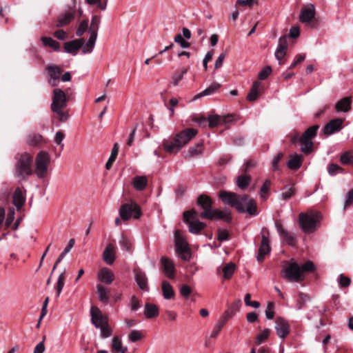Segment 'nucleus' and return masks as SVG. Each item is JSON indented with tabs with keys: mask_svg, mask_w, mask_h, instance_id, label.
Instances as JSON below:
<instances>
[{
	"mask_svg": "<svg viewBox=\"0 0 353 353\" xmlns=\"http://www.w3.org/2000/svg\"><path fill=\"white\" fill-rule=\"evenodd\" d=\"M275 227L279 233L280 237L283 241L290 246H294L296 243V238L294 235L285 230L279 221L275 222Z\"/></svg>",
	"mask_w": 353,
	"mask_h": 353,
	"instance_id": "4468645a",
	"label": "nucleus"
},
{
	"mask_svg": "<svg viewBox=\"0 0 353 353\" xmlns=\"http://www.w3.org/2000/svg\"><path fill=\"white\" fill-rule=\"evenodd\" d=\"M227 320H225L224 318L221 316L219 319L217 321L216 323L214 326L213 330L210 334L211 338H215L216 337L219 332H221L223 327L225 325V324L227 323Z\"/></svg>",
	"mask_w": 353,
	"mask_h": 353,
	"instance_id": "58836bf2",
	"label": "nucleus"
},
{
	"mask_svg": "<svg viewBox=\"0 0 353 353\" xmlns=\"http://www.w3.org/2000/svg\"><path fill=\"white\" fill-rule=\"evenodd\" d=\"M116 248L112 243H108L103 252V259L108 265H112L114 262Z\"/></svg>",
	"mask_w": 353,
	"mask_h": 353,
	"instance_id": "4be33fe9",
	"label": "nucleus"
},
{
	"mask_svg": "<svg viewBox=\"0 0 353 353\" xmlns=\"http://www.w3.org/2000/svg\"><path fill=\"white\" fill-rule=\"evenodd\" d=\"M197 132V130L194 128H186L174 137L164 139L162 143L163 148L168 153H177Z\"/></svg>",
	"mask_w": 353,
	"mask_h": 353,
	"instance_id": "f03ea898",
	"label": "nucleus"
},
{
	"mask_svg": "<svg viewBox=\"0 0 353 353\" xmlns=\"http://www.w3.org/2000/svg\"><path fill=\"white\" fill-rule=\"evenodd\" d=\"M148 185V179L145 176H136L132 179V185L137 191H143Z\"/></svg>",
	"mask_w": 353,
	"mask_h": 353,
	"instance_id": "c85d7f7f",
	"label": "nucleus"
},
{
	"mask_svg": "<svg viewBox=\"0 0 353 353\" xmlns=\"http://www.w3.org/2000/svg\"><path fill=\"white\" fill-rule=\"evenodd\" d=\"M201 219L210 220H223L226 223L232 221V216L228 209L220 210L219 209H212L210 212H201L199 214Z\"/></svg>",
	"mask_w": 353,
	"mask_h": 353,
	"instance_id": "9b49d317",
	"label": "nucleus"
},
{
	"mask_svg": "<svg viewBox=\"0 0 353 353\" xmlns=\"http://www.w3.org/2000/svg\"><path fill=\"white\" fill-rule=\"evenodd\" d=\"M161 291L163 296L166 300L174 299L175 293L172 285L165 280L161 282Z\"/></svg>",
	"mask_w": 353,
	"mask_h": 353,
	"instance_id": "bb28decb",
	"label": "nucleus"
},
{
	"mask_svg": "<svg viewBox=\"0 0 353 353\" xmlns=\"http://www.w3.org/2000/svg\"><path fill=\"white\" fill-rule=\"evenodd\" d=\"M50 77L49 83L52 86H56L57 82L59 80L60 76L63 72L62 69L56 65H50L46 68Z\"/></svg>",
	"mask_w": 353,
	"mask_h": 353,
	"instance_id": "dca6fc26",
	"label": "nucleus"
},
{
	"mask_svg": "<svg viewBox=\"0 0 353 353\" xmlns=\"http://www.w3.org/2000/svg\"><path fill=\"white\" fill-rule=\"evenodd\" d=\"M142 337V333L137 330L131 331L130 333L128 334L129 341L133 343L139 341Z\"/></svg>",
	"mask_w": 353,
	"mask_h": 353,
	"instance_id": "864d4df0",
	"label": "nucleus"
},
{
	"mask_svg": "<svg viewBox=\"0 0 353 353\" xmlns=\"http://www.w3.org/2000/svg\"><path fill=\"white\" fill-rule=\"evenodd\" d=\"M288 35H284L280 37L279 39V44L277 48L287 50L288 46Z\"/></svg>",
	"mask_w": 353,
	"mask_h": 353,
	"instance_id": "69168bd1",
	"label": "nucleus"
},
{
	"mask_svg": "<svg viewBox=\"0 0 353 353\" xmlns=\"http://www.w3.org/2000/svg\"><path fill=\"white\" fill-rule=\"evenodd\" d=\"M88 28V20H83L79 27L77 29L76 34L77 37H81L84 32L87 31Z\"/></svg>",
	"mask_w": 353,
	"mask_h": 353,
	"instance_id": "3c124183",
	"label": "nucleus"
},
{
	"mask_svg": "<svg viewBox=\"0 0 353 353\" xmlns=\"http://www.w3.org/2000/svg\"><path fill=\"white\" fill-rule=\"evenodd\" d=\"M242 302L241 299L234 301L228 306V308L223 312L221 316L228 321V319L234 316L236 313L239 311Z\"/></svg>",
	"mask_w": 353,
	"mask_h": 353,
	"instance_id": "412c9836",
	"label": "nucleus"
},
{
	"mask_svg": "<svg viewBox=\"0 0 353 353\" xmlns=\"http://www.w3.org/2000/svg\"><path fill=\"white\" fill-rule=\"evenodd\" d=\"M174 41L177 43H179L181 47L182 48H188L190 46V43L188 41H186L183 38V36L180 34H176L174 37Z\"/></svg>",
	"mask_w": 353,
	"mask_h": 353,
	"instance_id": "052dcab7",
	"label": "nucleus"
},
{
	"mask_svg": "<svg viewBox=\"0 0 353 353\" xmlns=\"http://www.w3.org/2000/svg\"><path fill=\"white\" fill-rule=\"evenodd\" d=\"M41 40L43 43V45L44 46H50L51 47L54 51H59L60 50V44L57 41L54 40L51 37H42L41 38Z\"/></svg>",
	"mask_w": 353,
	"mask_h": 353,
	"instance_id": "4c0bfd02",
	"label": "nucleus"
},
{
	"mask_svg": "<svg viewBox=\"0 0 353 353\" xmlns=\"http://www.w3.org/2000/svg\"><path fill=\"white\" fill-rule=\"evenodd\" d=\"M197 216V212L194 210L183 212V221L189 223V231L193 234H198L205 227V224L198 220H194Z\"/></svg>",
	"mask_w": 353,
	"mask_h": 353,
	"instance_id": "1a4fd4ad",
	"label": "nucleus"
},
{
	"mask_svg": "<svg viewBox=\"0 0 353 353\" xmlns=\"http://www.w3.org/2000/svg\"><path fill=\"white\" fill-rule=\"evenodd\" d=\"M128 347L122 344L121 340L118 336H114L112 340L111 351L112 353H125Z\"/></svg>",
	"mask_w": 353,
	"mask_h": 353,
	"instance_id": "c756f323",
	"label": "nucleus"
},
{
	"mask_svg": "<svg viewBox=\"0 0 353 353\" xmlns=\"http://www.w3.org/2000/svg\"><path fill=\"white\" fill-rule=\"evenodd\" d=\"M196 203L203 210V212H210L212 209L213 201L206 195H200L197 199Z\"/></svg>",
	"mask_w": 353,
	"mask_h": 353,
	"instance_id": "a878e982",
	"label": "nucleus"
},
{
	"mask_svg": "<svg viewBox=\"0 0 353 353\" xmlns=\"http://www.w3.org/2000/svg\"><path fill=\"white\" fill-rule=\"evenodd\" d=\"M314 270L315 266H286L281 271V274L289 281L298 282L304 279L306 273Z\"/></svg>",
	"mask_w": 353,
	"mask_h": 353,
	"instance_id": "39448f33",
	"label": "nucleus"
},
{
	"mask_svg": "<svg viewBox=\"0 0 353 353\" xmlns=\"http://www.w3.org/2000/svg\"><path fill=\"white\" fill-rule=\"evenodd\" d=\"M270 335V330L265 329L261 333L257 335L256 342L257 345L262 343Z\"/></svg>",
	"mask_w": 353,
	"mask_h": 353,
	"instance_id": "e2e57ef3",
	"label": "nucleus"
},
{
	"mask_svg": "<svg viewBox=\"0 0 353 353\" xmlns=\"http://www.w3.org/2000/svg\"><path fill=\"white\" fill-rule=\"evenodd\" d=\"M315 16V8L313 4H308L301 9L299 19L302 23H308L312 21Z\"/></svg>",
	"mask_w": 353,
	"mask_h": 353,
	"instance_id": "f3484780",
	"label": "nucleus"
},
{
	"mask_svg": "<svg viewBox=\"0 0 353 353\" xmlns=\"http://www.w3.org/2000/svg\"><path fill=\"white\" fill-rule=\"evenodd\" d=\"M352 100L350 97H345L339 101L335 105L337 112H348L351 108Z\"/></svg>",
	"mask_w": 353,
	"mask_h": 353,
	"instance_id": "7c9ffc66",
	"label": "nucleus"
},
{
	"mask_svg": "<svg viewBox=\"0 0 353 353\" xmlns=\"http://www.w3.org/2000/svg\"><path fill=\"white\" fill-rule=\"evenodd\" d=\"M272 68L270 66L267 65L262 69V70L259 73L258 78L259 80H265L268 78V77L271 74Z\"/></svg>",
	"mask_w": 353,
	"mask_h": 353,
	"instance_id": "bf43d9fd",
	"label": "nucleus"
},
{
	"mask_svg": "<svg viewBox=\"0 0 353 353\" xmlns=\"http://www.w3.org/2000/svg\"><path fill=\"white\" fill-rule=\"evenodd\" d=\"M69 97L65 92L60 88H54L52 91V103L50 105L52 112H58L67 106Z\"/></svg>",
	"mask_w": 353,
	"mask_h": 353,
	"instance_id": "9d476101",
	"label": "nucleus"
},
{
	"mask_svg": "<svg viewBox=\"0 0 353 353\" xmlns=\"http://www.w3.org/2000/svg\"><path fill=\"white\" fill-rule=\"evenodd\" d=\"M134 272L135 274V281L140 290L145 292H148L149 287L148 285V278L145 274L137 269H135Z\"/></svg>",
	"mask_w": 353,
	"mask_h": 353,
	"instance_id": "5701e85b",
	"label": "nucleus"
},
{
	"mask_svg": "<svg viewBox=\"0 0 353 353\" xmlns=\"http://www.w3.org/2000/svg\"><path fill=\"white\" fill-rule=\"evenodd\" d=\"M261 83L258 81H254L247 96V100L249 101H254L257 99L259 96V88Z\"/></svg>",
	"mask_w": 353,
	"mask_h": 353,
	"instance_id": "e433bc0d",
	"label": "nucleus"
},
{
	"mask_svg": "<svg viewBox=\"0 0 353 353\" xmlns=\"http://www.w3.org/2000/svg\"><path fill=\"white\" fill-rule=\"evenodd\" d=\"M119 244L123 251H131L132 248V243L130 239L125 235H122L119 239Z\"/></svg>",
	"mask_w": 353,
	"mask_h": 353,
	"instance_id": "a19ab883",
	"label": "nucleus"
},
{
	"mask_svg": "<svg viewBox=\"0 0 353 353\" xmlns=\"http://www.w3.org/2000/svg\"><path fill=\"white\" fill-rule=\"evenodd\" d=\"M221 87V84L216 82H213L210 85L209 87H208L206 89H205L203 91L199 92V94H196L194 98L193 101L197 100L203 97L208 96L213 94L216 92V90H218Z\"/></svg>",
	"mask_w": 353,
	"mask_h": 353,
	"instance_id": "cd10ccee",
	"label": "nucleus"
},
{
	"mask_svg": "<svg viewBox=\"0 0 353 353\" xmlns=\"http://www.w3.org/2000/svg\"><path fill=\"white\" fill-rule=\"evenodd\" d=\"M97 292L99 296V300L103 303H108L110 300V290L101 285H97Z\"/></svg>",
	"mask_w": 353,
	"mask_h": 353,
	"instance_id": "c9c22d12",
	"label": "nucleus"
},
{
	"mask_svg": "<svg viewBox=\"0 0 353 353\" xmlns=\"http://www.w3.org/2000/svg\"><path fill=\"white\" fill-rule=\"evenodd\" d=\"M65 276L63 272L61 273L58 277L57 283L55 286V290L57 291V297H59L61 291L65 285Z\"/></svg>",
	"mask_w": 353,
	"mask_h": 353,
	"instance_id": "a18cd8bd",
	"label": "nucleus"
},
{
	"mask_svg": "<svg viewBox=\"0 0 353 353\" xmlns=\"http://www.w3.org/2000/svg\"><path fill=\"white\" fill-rule=\"evenodd\" d=\"M287 166L292 170L299 169L301 166V157L296 153L291 154L290 160L287 162Z\"/></svg>",
	"mask_w": 353,
	"mask_h": 353,
	"instance_id": "2f4dec72",
	"label": "nucleus"
},
{
	"mask_svg": "<svg viewBox=\"0 0 353 353\" xmlns=\"http://www.w3.org/2000/svg\"><path fill=\"white\" fill-rule=\"evenodd\" d=\"M14 160L15 174L17 177L26 179L32 174L33 158L30 153L27 152H19L16 154Z\"/></svg>",
	"mask_w": 353,
	"mask_h": 353,
	"instance_id": "7ed1b4c3",
	"label": "nucleus"
},
{
	"mask_svg": "<svg viewBox=\"0 0 353 353\" xmlns=\"http://www.w3.org/2000/svg\"><path fill=\"white\" fill-rule=\"evenodd\" d=\"M203 150V144L201 143H199L196 144L194 146L190 147L188 150V155L190 157H194L195 155H199L201 154Z\"/></svg>",
	"mask_w": 353,
	"mask_h": 353,
	"instance_id": "de8ad7c7",
	"label": "nucleus"
},
{
	"mask_svg": "<svg viewBox=\"0 0 353 353\" xmlns=\"http://www.w3.org/2000/svg\"><path fill=\"white\" fill-rule=\"evenodd\" d=\"M144 314L148 319L154 318L159 314V308L154 304L147 303L144 307Z\"/></svg>",
	"mask_w": 353,
	"mask_h": 353,
	"instance_id": "f704fd0d",
	"label": "nucleus"
},
{
	"mask_svg": "<svg viewBox=\"0 0 353 353\" xmlns=\"http://www.w3.org/2000/svg\"><path fill=\"white\" fill-rule=\"evenodd\" d=\"M101 331V336L102 338H108L110 337L112 334V330L108 324V322L105 324H103L101 327H99Z\"/></svg>",
	"mask_w": 353,
	"mask_h": 353,
	"instance_id": "09e8293b",
	"label": "nucleus"
},
{
	"mask_svg": "<svg viewBox=\"0 0 353 353\" xmlns=\"http://www.w3.org/2000/svg\"><path fill=\"white\" fill-rule=\"evenodd\" d=\"M180 294L185 299H188L192 293V289L186 284H183L179 289Z\"/></svg>",
	"mask_w": 353,
	"mask_h": 353,
	"instance_id": "680f3d73",
	"label": "nucleus"
},
{
	"mask_svg": "<svg viewBox=\"0 0 353 353\" xmlns=\"http://www.w3.org/2000/svg\"><path fill=\"white\" fill-rule=\"evenodd\" d=\"M25 197L23 195L22 191L19 188H17L13 194V204L17 210L21 208L25 203Z\"/></svg>",
	"mask_w": 353,
	"mask_h": 353,
	"instance_id": "72a5a7b5",
	"label": "nucleus"
},
{
	"mask_svg": "<svg viewBox=\"0 0 353 353\" xmlns=\"http://www.w3.org/2000/svg\"><path fill=\"white\" fill-rule=\"evenodd\" d=\"M274 305L273 303L269 302L265 310V316L268 319H272L274 316Z\"/></svg>",
	"mask_w": 353,
	"mask_h": 353,
	"instance_id": "0e129e2a",
	"label": "nucleus"
},
{
	"mask_svg": "<svg viewBox=\"0 0 353 353\" xmlns=\"http://www.w3.org/2000/svg\"><path fill=\"white\" fill-rule=\"evenodd\" d=\"M162 272L168 279H174L176 273L175 266H163Z\"/></svg>",
	"mask_w": 353,
	"mask_h": 353,
	"instance_id": "8fccbe9b",
	"label": "nucleus"
},
{
	"mask_svg": "<svg viewBox=\"0 0 353 353\" xmlns=\"http://www.w3.org/2000/svg\"><path fill=\"white\" fill-rule=\"evenodd\" d=\"M90 314L92 323L97 328L108 322V318L103 316L101 310L97 307H91Z\"/></svg>",
	"mask_w": 353,
	"mask_h": 353,
	"instance_id": "ddd939ff",
	"label": "nucleus"
},
{
	"mask_svg": "<svg viewBox=\"0 0 353 353\" xmlns=\"http://www.w3.org/2000/svg\"><path fill=\"white\" fill-rule=\"evenodd\" d=\"M188 72V69L183 68L180 72L175 73L172 77V83L177 85L179 82L183 79V75Z\"/></svg>",
	"mask_w": 353,
	"mask_h": 353,
	"instance_id": "603ef678",
	"label": "nucleus"
},
{
	"mask_svg": "<svg viewBox=\"0 0 353 353\" xmlns=\"http://www.w3.org/2000/svg\"><path fill=\"white\" fill-rule=\"evenodd\" d=\"M219 197L228 205L234 208L239 213L247 212L250 216L257 214V205L256 201L248 194H238L235 192L221 190Z\"/></svg>",
	"mask_w": 353,
	"mask_h": 353,
	"instance_id": "f257e3e1",
	"label": "nucleus"
},
{
	"mask_svg": "<svg viewBox=\"0 0 353 353\" xmlns=\"http://www.w3.org/2000/svg\"><path fill=\"white\" fill-rule=\"evenodd\" d=\"M50 163V154L46 151L39 152L35 158L34 172L39 179H43L48 173Z\"/></svg>",
	"mask_w": 353,
	"mask_h": 353,
	"instance_id": "0eeeda50",
	"label": "nucleus"
},
{
	"mask_svg": "<svg viewBox=\"0 0 353 353\" xmlns=\"http://www.w3.org/2000/svg\"><path fill=\"white\" fill-rule=\"evenodd\" d=\"M99 24H100V17L97 15H93L92 17L91 24L89 28V31L95 30V31L98 32V30L99 28Z\"/></svg>",
	"mask_w": 353,
	"mask_h": 353,
	"instance_id": "5fc2aeb1",
	"label": "nucleus"
},
{
	"mask_svg": "<svg viewBox=\"0 0 353 353\" xmlns=\"http://www.w3.org/2000/svg\"><path fill=\"white\" fill-rule=\"evenodd\" d=\"M174 245L176 256L183 261H188L191 257V251L184 236L179 230L174 233Z\"/></svg>",
	"mask_w": 353,
	"mask_h": 353,
	"instance_id": "423d86ee",
	"label": "nucleus"
},
{
	"mask_svg": "<svg viewBox=\"0 0 353 353\" xmlns=\"http://www.w3.org/2000/svg\"><path fill=\"white\" fill-rule=\"evenodd\" d=\"M251 177L250 175H240L237 177L236 185L240 189L244 190L249 185Z\"/></svg>",
	"mask_w": 353,
	"mask_h": 353,
	"instance_id": "ea45409f",
	"label": "nucleus"
},
{
	"mask_svg": "<svg viewBox=\"0 0 353 353\" xmlns=\"http://www.w3.org/2000/svg\"><path fill=\"white\" fill-rule=\"evenodd\" d=\"M222 117L215 114V115H210L208 117V126L210 128H213L218 125L221 123Z\"/></svg>",
	"mask_w": 353,
	"mask_h": 353,
	"instance_id": "49530a36",
	"label": "nucleus"
},
{
	"mask_svg": "<svg viewBox=\"0 0 353 353\" xmlns=\"http://www.w3.org/2000/svg\"><path fill=\"white\" fill-rule=\"evenodd\" d=\"M141 214L142 212L139 205L133 201L121 205L119 209V215L124 221H127L131 218L138 219Z\"/></svg>",
	"mask_w": 353,
	"mask_h": 353,
	"instance_id": "6e6552de",
	"label": "nucleus"
},
{
	"mask_svg": "<svg viewBox=\"0 0 353 353\" xmlns=\"http://www.w3.org/2000/svg\"><path fill=\"white\" fill-rule=\"evenodd\" d=\"M308 300H309V297L307 295H306L303 293H300L299 300L297 301L296 309L301 310L304 307L305 303Z\"/></svg>",
	"mask_w": 353,
	"mask_h": 353,
	"instance_id": "13d9d810",
	"label": "nucleus"
},
{
	"mask_svg": "<svg viewBox=\"0 0 353 353\" xmlns=\"http://www.w3.org/2000/svg\"><path fill=\"white\" fill-rule=\"evenodd\" d=\"M343 171V168L339 165L331 163L327 166V172L331 176H334Z\"/></svg>",
	"mask_w": 353,
	"mask_h": 353,
	"instance_id": "4d7b16f0",
	"label": "nucleus"
},
{
	"mask_svg": "<svg viewBox=\"0 0 353 353\" xmlns=\"http://www.w3.org/2000/svg\"><path fill=\"white\" fill-rule=\"evenodd\" d=\"M275 329L277 335L281 339L285 338L290 333V325L288 322L283 318H277L275 321Z\"/></svg>",
	"mask_w": 353,
	"mask_h": 353,
	"instance_id": "2eb2a0df",
	"label": "nucleus"
},
{
	"mask_svg": "<svg viewBox=\"0 0 353 353\" xmlns=\"http://www.w3.org/2000/svg\"><path fill=\"white\" fill-rule=\"evenodd\" d=\"M319 128V126L318 125H314L310 127L302 134L301 137H303V139H309L312 141V139L316 137Z\"/></svg>",
	"mask_w": 353,
	"mask_h": 353,
	"instance_id": "37998d69",
	"label": "nucleus"
},
{
	"mask_svg": "<svg viewBox=\"0 0 353 353\" xmlns=\"http://www.w3.org/2000/svg\"><path fill=\"white\" fill-rule=\"evenodd\" d=\"M268 234V230L266 228H263L261 230V242L256 256L259 263L262 262L263 261L265 255L268 254L270 252Z\"/></svg>",
	"mask_w": 353,
	"mask_h": 353,
	"instance_id": "f8f14e48",
	"label": "nucleus"
},
{
	"mask_svg": "<svg viewBox=\"0 0 353 353\" xmlns=\"http://www.w3.org/2000/svg\"><path fill=\"white\" fill-rule=\"evenodd\" d=\"M352 203H353V189L350 190L346 195V199H345V204H344V209L347 208Z\"/></svg>",
	"mask_w": 353,
	"mask_h": 353,
	"instance_id": "774afa93",
	"label": "nucleus"
},
{
	"mask_svg": "<svg viewBox=\"0 0 353 353\" xmlns=\"http://www.w3.org/2000/svg\"><path fill=\"white\" fill-rule=\"evenodd\" d=\"M98 279L107 285L111 284L114 280L113 272L108 268H103L98 272Z\"/></svg>",
	"mask_w": 353,
	"mask_h": 353,
	"instance_id": "aec40b11",
	"label": "nucleus"
},
{
	"mask_svg": "<svg viewBox=\"0 0 353 353\" xmlns=\"http://www.w3.org/2000/svg\"><path fill=\"white\" fill-rule=\"evenodd\" d=\"M43 142L42 135L36 133H32L27 136L26 143L30 146H37Z\"/></svg>",
	"mask_w": 353,
	"mask_h": 353,
	"instance_id": "473e14b6",
	"label": "nucleus"
},
{
	"mask_svg": "<svg viewBox=\"0 0 353 353\" xmlns=\"http://www.w3.org/2000/svg\"><path fill=\"white\" fill-rule=\"evenodd\" d=\"M85 41L83 39H77L70 41L65 42L63 45L65 52L68 54L76 55L79 49H80Z\"/></svg>",
	"mask_w": 353,
	"mask_h": 353,
	"instance_id": "6ab92c4d",
	"label": "nucleus"
},
{
	"mask_svg": "<svg viewBox=\"0 0 353 353\" xmlns=\"http://www.w3.org/2000/svg\"><path fill=\"white\" fill-rule=\"evenodd\" d=\"M339 283L341 288L348 287L350 284V279L343 276V274H340Z\"/></svg>",
	"mask_w": 353,
	"mask_h": 353,
	"instance_id": "338daca9",
	"label": "nucleus"
},
{
	"mask_svg": "<svg viewBox=\"0 0 353 353\" xmlns=\"http://www.w3.org/2000/svg\"><path fill=\"white\" fill-rule=\"evenodd\" d=\"M283 157V153L280 152H279L272 159V166L274 171H277L279 170V162Z\"/></svg>",
	"mask_w": 353,
	"mask_h": 353,
	"instance_id": "6e6d98bb",
	"label": "nucleus"
},
{
	"mask_svg": "<svg viewBox=\"0 0 353 353\" xmlns=\"http://www.w3.org/2000/svg\"><path fill=\"white\" fill-rule=\"evenodd\" d=\"M236 270V266H218L216 270L218 276H222L225 280L232 278Z\"/></svg>",
	"mask_w": 353,
	"mask_h": 353,
	"instance_id": "393cba45",
	"label": "nucleus"
},
{
	"mask_svg": "<svg viewBox=\"0 0 353 353\" xmlns=\"http://www.w3.org/2000/svg\"><path fill=\"white\" fill-rule=\"evenodd\" d=\"M321 218V214L319 212H301L299 215L300 228L305 233H312L316 230Z\"/></svg>",
	"mask_w": 353,
	"mask_h": 353,
	"instance_id": "20e7f679",
	"label": "nucleus"
},
{
	"mask_svg": "<svg viewBox=\"0 0 353 353\" xmlns=\"http://www.w3.org/2000/svg\"><path fill=\"white\" fill-rule=\"evenodd\" d=\"M343 119H334L328 122L323 128V133L331 135L342 129Z\"/></svg>",
	"mask_w": 353,
	"mask_h": 353,
	"instance_id": "a211bd4d",
	"label": "nucleus"
},
{
	"mask_svg": "<svg viewBox=\"0 0 353 353\" xmlns=\"http://www.w3.org/2000/svg\"><path fill=\"white\" fill-rule=\"evenodd\" d=\"M74 10H68L64 13H61L57 19L56 26L61 28L68 25L74 19Z\"/></svg>",
	"mask_w": 353,
	"mask_h": 353,
	"instance_id": "b1692460",
	"label": "nucleus"
},
{
	"mask_svg": "<svg viewBox=\"0 0 353 353\" xmlns=\"http://www.w3.org/2000/svg\"><path fill=\"white\" fill-rule=\"evenodd\" d=\"M299 141L301 143V151L305 154H310L312 152L313 147V143L312 141L309 139H303V137H301Z\"/></svg>",
	"mask_w": 353,
	"mask_h": 353,
	"instance_id": "79ce46f5",
	"label": "nucleus"
},
{
	"mask_svg": "<svg viewBox=\"0 0 353 353\" xmlns=\"http://www.w3.org/2000/svg\"><path fill=\"white\" fill-rule=\"evenodd\" d=\"M283 192L281 194V197L283 200H288L290 199L295 193V189L293 185H288L283 188Z\"/></svg>",
	"mask_w": 353,
	"mask_h": 353,
	"instance_id": "c03bdc74",
	"label": "nucleus"
}]
</instances>
